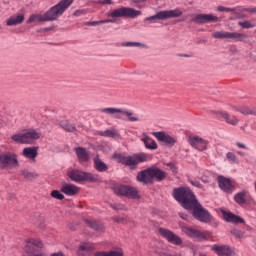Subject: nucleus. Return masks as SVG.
Returning <instances> with one entry per match:
<instances>
[{"instance_id": "1", "label": "nucleus", "mask_w": 256, "mask_h": 256, "mask_svg": "<svg viewBox=\"0 0 256 256\" xmlns=\"http://www.w3.org/2000/svg\"><path fill=\"white\" fill-rule=\"evenodd\" d=\"M173 197L182 204L184 209L193 210V217L202 223H211L213 216L207 211L195 198V194L191 192L189 187H181L174 189Z\"/></svg>"}, {"instance_id": "2", "label": "nucleus", "mask_w": 256, "mask_h": 256, "mask_svg": "<svg viewBox=\"0 0 256 256\" xmlns=\"http://www.w3.org/2000/svg\"><path fill=\"white\" fill-rule=\"evenodd\" d=\"M75 3V0H60L58 4L51 7L44 15L32 14L27 23H44L47 21H55Z\"/></svg>"}, {"instance_id": "3", "label": "nucleus", "mask_w": 256, "mask_h": 256, "mask_svg": "<svg viewBox=\"0 0 256 256\" xmlns=\"http://www.w3.org/2000/svg\"><path fill=\"white\" fill-rule=\"evenodd\" d=\"M99 113L106 115V117H112V119H125L127 118L130 123H137L140 121L139 115H137L133 110H128L125 108H100L98 109Z\"/></svg>"}, {"instance_id": "4", "label": "nucleus", "mask_w": 256, "mask_h": 256, "mask_svg": "<svg viewBox=\"0 0 256 256\" xmlns=\"http://www.w3.org/2000/svg\"><path fill=\"white\" fill-rule=\"evenodd\" d=\"M139 15H141V11L129 7H120L110 12H107L106 14V16L109 17V19H114L115 23L119 18L135 19V17H139Z\"/></svg>"}, {"instance_id": "5", "label": "nucleus", "mask_w": 256, "mask_h": 256, "mask_svg": "<svg viewBox=\"0 0 256 256\" xmlns=\"http://www.w3.org/2000/svg\"><path fill=\"white\" fill-rule=\"evenodd\" d=\"M41 137V134L35 130H27L18 132L12 135L11 139L15 141V143H20L22 145H31V143H35L37 139Z\"/></svg>"}, {"instance_id": "6", "label": "nucleus", "mask_w": 256, "mask_h": 256, "mask_svg": "<svg viewBox=\"0 0 256 256\" xmlns=\"http://www.w3.org/2000/svg\"><path fill=\"white\" fill-rule=\"evenodd\" d=\"M68 177L75 183H83V181H90L95 183L99 179V176L91 174L89 172H83L81 170L72 169L68 171Z\"/></svg>"}, {"instance_id": "7", "label": "nucleus", "mask_w": 256, "mask_h": 256, "mask_svg": "<svg viewBox=\"0 0 256 256\" xmlns=\"http://www.w3.org/2000/svg\"><path fill=\"white\" fill-rule=\"evenodd\" d=\"M181 15H183V12L179 9L163 10V11H159L154 16L145 18V21H151L152 23H155V21H157V19L160 21H163L165 19H173L176 17H181Z\"/></svg>"}, {"instance_id": "8", "label": "nucleus", "mask_w": 256, "mask_h": 256, "mask_svg": "<svg viewBox=\"0 0 256 256\" xmlns=\"http://www.w3.org/2000/svg\"><path fill=\"white\" fill-rule=\"evenodd\" d=\"M182 233H185L188 237H192V239H198V241H203L209 237V232L207 231H199L195 228L189 227L185 224L179 225Z\"/></svg>"}, {"instance_id": "9", "label": "nucleus", "mask_w": 256, "mask_h": 256, "mask_svg": "<svg viewBox=\"0 0 256 256\" xmlns=\"http://www.w3.org/2000/svg\"><path fill=\"white\" fill-rule=\"evenodd\" d=\"M19 160L17 159V154L13 152H6L0 154V167L5 169V167H18Z\"/></svg>"}, {"instance_id": "10", "label": "nucleus", "mask_w": 256, "mask_h": 256, "mask_svg": "<svg viewBox=\"0 0 256 256\" xmlns=\"http://www.w3.org/2000/svg\"><path fill=\"white\" fill-rule=\"evenodd\" d=\"M158 233L172 245H183V239L167 228H159Z\"/></svg>"}, {"instance_id": "11", "label": "nucleus", "mask_w": 256, "mask_h": 256, "mask_svg": "<svg viewBox=\"0 0 256 256\" xmlns=\"http://www.w3.org/2000/svg\"><path fill=\"white\" fill-rule=\"evenodd\" d=\"M119 161L128 167H135V165H139V163H144V161H147V156L145 154H136L127 157L120 156Z\"/></svg>"}, {"instance_id": "12", "label": "nucleus", "mask_w": 256, "mask_h": 256, "mask_svg": "<svg viewBox=\"0 0 256 256\" xmlns=\"http://www.w3.org/2000/svg\"><path fill=\"white\" fill-rule=\"evenodd\" d=\"M115 193H117V195L129 197L130 199H141V196H139V191L131 186H118L115 189Z\"/></svg>"}, {"instance_id": "13", "label": "nucleus", "mask_w": 256, "mask_h": 256, "mask_svg": "<svg viewBox=\"0 0 256 256\" xmlns=\"http://www.w3.org/2000/svg\"><path fill=\"white\" fill-rule=\"evenodd\" d=\"M220 211L222 213V218L224 221H226V223H232L233 225H244L245 219L241 218V216L225 209H221Z\"/></svg>"}, {"instance_id": "14", "label": "nucleus", "mask_w": 256, "mask_h": 256, "mask_svg": "<svg viewBox=\"0 0 256 256\" xmlns=\"http://www.w3.org/2000/svg\"><path fill=\"white\" fill-rule=\"evenodd\" d=\"M192 21L194 23L205 24V23H217L219 17L213 14H197Z\"/></svg>"}, {"instance_id": "15", "label": "nucleus", "mask_w": 256, "mask_h": 256, "mask_svg": "<svg viewBox=\"0 0 256 256\" xmlns=\"http://www.w3.org/2000/svg\"><path fill=\"white\" fill-rule=\"evenodd\" d=\"M188 142L198 151H205L207 149V141L199 136H189Z\"/></svg>"}, {"instance_id": "16", "label": "nucleus", "mask_w": 256, "mask_h": 256, "mask_svg": "<svg viewBox=\"0 0 256 256\" xmlns=\"http://www.w3.org/2000/svg\"><path fill=\"white\" fill-rule=\"evenodd\" d=\"M154 137L160 142L165 143L168 147H173L177 143V140L165 132H154L152 133Z\"/></svg>"}, {"instance_id": "17", "label": "nucleus", "mask_w": 256, "mask_h": 256, "mask_svg": "<svg viewBox=\"0 0 256 256\" xmlns=\"http://www.w3.org/2000/svg\"><path fill=\"white\" fill-rule=\"evenodd\" d=\"M217 181L222 191H225V193H233L235 187H233V184L231 183V179L223 176H218Z\"/></svg>"}, {"instance_id": "18", "label": "nucleus", "mask_w": 256, "mask_h": 256, "mask_svg": "<svg viewBox=\"0 0 256 256\" xmlns=\"http://www.w3.org/2000/svg\"><path fill=\"white\" fill-rule=\"evenodd\" d=\"M212 251L217 253L218 256H235V251H233V249L227 245H214L212 246Z\"/></svg>"}, {"instance_id": "19", "label": "nucleus", "mask_w": 256, "mask_h": 256, "mask_svg": "<svg viewBox=\"0 0 256 256\" xmlns=\"http://www.w3.org/2000/svg\"><path fill=\"white\" fill-rule=\"evenodd\" d=\"M39 149L35 146L26 147L22 150V155L25 159H29V161L35 162L37 159V155H39Z\"/></svg>"}, {"instance_id": "20", "label": "nucleus", "mask_w": 256, "mask_h": 256, "mask_svg": "<svg viewBox=\"0 0 256 256\" xmlns=\"http://www.w3.org/2000/svg\"><path fill=\"white\" fill-rule=\"evenodd\" d=\"M249 199H251V196L249 195V191L242 190L235 194L234 201L238 205H247L249 203Z\"/></svg>"}, {"instance_id": "21", "label": "nucleus", "mask_w": 256, "mask_h": 256, "mask_svg": "<svg viewBox=\"0 0 256 256\" xmlns=\"http://www.w3.org/2000/svg\"><path fill=\"white\" fill-rule=\"evenodd\" d=\"M81 189L74 184H63L61 187V192L68 197H73L77 195Z\"/></svg>"}, {"instance_id": "22", "label": "nucleus", "mask_w": 256, "mask_h": 256, "mask_svg": "<svg viewBox=\"0 0 256 256\" xmlns=\"http://www.w3.org/2000/svg\"><path fill=\"white\" fill-rule=\"evenodd\" d=\"M137 181H139V183H145V184L153 183L151 168H148V169L138 173Z\"/></svg>"}, {"instance_id": "23", "label": "nucleus", "mask_w": 256, "mask_h": 256, "mask_svg": "<svg viewBox=\"0 0 256 256\" xmlns=\"http://www.w3.org/2000/svg\"><path fill=\"white\" fill-rule=\"evenodd\" d=\"M216 117H218V119H224L229 125H237V123H239L237 117L230 116L227 112H216Z\"/></svg>"}, {"instance_id": "24", "label": "nucleus", "mask_w": 256, "mask_h": 256, "mask_svg": "<svg viewBox=\"0 0 256 256\" xmlns=\"http://www.w3.org/2000/svg\"><path fill=\"white\" fill-rule=\"evenodd\" d=\"M216 117H218V119H224L229 125H237V123H239L237 117L230 116L227 112H216Z\"/></svg>"}, {"instance_id": "25", "label": "nucleus", "mask_w": 256, "mask_h": 256, "mask_svg": "<svg viewBox=\"0 0 256 256\" xmlns=\"http://www.w3.org/2000/svg\"><path fill=\"white\" fill-rule=\"evenodd\" d=\"M23 21H25V15L17 14V15L11 16L6 21V25H7V27H15L17 25H21V23H23Z\"/></svg>"}, {"instance_id": "26", "label": "nucleus", "mask_w": 256, "mask_h": 256, "mask_svg": "<svg viewBox=\"0 0 256 256\" xmlns=\"http://www.w3.org/2000/svg\"><path fill=\"white\" fill-rule=\"evenodd\" d=\"M230 39L232 41H237L240 43H247V41H249V35H247L246 33H241V32H231Z\"/></svg>"}, {"instance_id": "27", "label": "nucleus", "mask_w": 256, "mask_h": 256, "mask_svg": "<svg viewBox=\"0 0 256 256\" xmlns=\"http://www.w3.org/2000/svg\"><path fill=\"white\" fill-rule=\"evenodd\" d=\"M152 174V181L156 179V181H163L167 177V173L157 167L150 168Z\"/></svg>"}, {"instance_id": "28", "label": "nucleus", "mask_w": 256, "mask_h": 256, "mask_svg": "<svg viewBox=\"0 0 256 256\" xmlns=\"http://www.w3.org/2000/svg\"><path fill=\"white\" fill-rule=\"evenodd\" d=\"M141 141L144 143L146 149H150L152 151L157 149V142H155L153 138L147 136V134L142 135Z\"/></svg>"}, {"instance_id": "29", "label": "nucleus", "mask_w": 256, "mask_h": 256, "mask_svg": "<svg viewBox=\"0 0 256 256\" xmlns=\"http://www.w3.org/2000/svg\"><path fill=\"white\" fill-rule=\"evenodd\" d=\"M93 249V245L89 242H83L78 248L77 255L78 256H87L89 255V251Z\"/></svg>"}, {"instance_id": "30", "label": "nucleus", "mask_w": 256, "mask_h": 256, "mask_svg": "<svg viewBox=\"0 0 256 256\" xmlns=\"http://www.w3.org/2000/svg\"><path fill=\"white\" fill-rule=\"evenodd\" d=\"M94 256H125V253L121 248H117L108 252H97Z\"/></svg>"}, {"instance_id": "31", "label": "nucleus", "mask_w": 256, "mask_h": 256, "mask_svg": "<svg viewBox=\"0 0 256 256\" xmlns=\"http://www.w3.org/2000/svg\"><path fill=\"white\" fill-rule=\"evenodd\" d=\"M79 161H87L89 159V152L83 148L78 147L74 149Z\"/></svg>"}, {"instance_id": "32", "label": "nucleus", "mask_w": 256, "mask_h": 256, "mask_svg": "<svg viewBox=\"0 0 256 256\" xmlns=\"http://www.w3.org/2000/svg\"><path fill=\"white\" fill-rule=\"evenodd\" d=\"M53 122L57 127H61L62 129H75V126L70 125L69 121L65 118L54 119Z\"/></svg>"}, {"instance_id": "33", "label": "nucleus", "mask_w": 256, "mask_h": 256, "mask_svg": "<svg viewBox=\"0 0 256 256\" xmlns=\"http://www.w3.org/2000/svg\"><path fill=\"white\" fill-rule=\"evenodd\" d=\"M94 167L97 171H100V173H103V171H107L108 169L107 164L101 161V159L98 156L94 158Z\"/></svg>"}, {"instance_id": "34", "label": "nucleus", "mask_w": 256, "mask_h": 256, "mask_svg": "<svg viewBox=\"0 0 256 256\" xmlns=\"http://www.w3.org/2000/svg\"><path fill=\"white\" fill-rule=\"evenodd\" d=\"M30 245H33L34 247H38V249H43V247H45V245L43 244V242H41V240H39V239H30L28 241V244L24 248V251L26 253H29Z\"/></svg>"}, {"instance_id": "35", "label": "nucleus", "mask_w": 256, "mask_h": 256, "mask_svg": "<svg viewBox=\"0 0 256 256\" xmlns=\"http://www.w3.org/2000/svg\"><path fill=\"white\" fill-rule=\"evenodd\" d=\"M214 39H231V32L227 31H216L212 33Z\"/></svg>"}, {"instance_id": "36", "label": "nucleus", "mask_w": 256, "mask_h": 256, "mask_svg": "<svg viewBox=\"0 0 256 256\" xmlns=\"http://www.w3.org/2000/svg\"><path fill=\"white\" fill-rule=\"evenodd\" d=\"M86 223L89 227L95 229V231H105V226L97 221L86 220Z\"/></svg>"}, {"instance_id": "37", "label": "nucleus", "mask_w": 256, "mask_h": 256, "mask_svg": "<svg viewBox=\"0 0 256 256\" xmlns=\"http://www.w3.org/2000/svg\"><path fill=\"white\" fill-rule=\"evenodd\" d=\"M100 135H102V137H112L113 139H117V137H119V133H117V130L113 129L104 130L100 132Z\"/></svg>"}, {"instance_id": "38", "label": "nucleus", "mask_w": 256, "mask_h": 256, "mask_svg": "<svg viewBox=\"0 0 256 256\" xmlns=\"http://www.w3.org/2000/svg\"><path fill=\"white\" fill-rule=\"evenodd\" d=\"M105 23H115V19H106V20H100V21L86 22V25L95 27L97 25H104Z\"/></svg>"}, {"instance_id": "39", "label": "nucleus", "mask_w": 256, "mask_h": 256, "mask_svg": "<svg viewBox=\"0 0 256 256\" xmlns=\"http://www.w3.org/2000/svg\"><path fill=\"white\" fill-rule=\"evenodd\" d=\"M22 176L24 177V179H27L28 181H33V179H37V177H39L37 173L29 172L27 170L22 171Z\"/></svg>"}, {"instance_id": "40", "label": "nucleus", "mask_w": 256, "mask_h": 256, "mask_svg": "<svg viewBox=\"0 0 256 256\" xmlns=\"http://www.w3.org/2000/svg\"><path fill=\"white\" fill-rule=\"evenodd\" d=\"M236 111H239V113H242V115H256L255 110H252L249 107L238 108Z\"/></svg>"}, {"instance_id": "41", "label": "nucleus", "mask_w": 256, "mask_h": 256, "mask_svg": "<svg viewBox=\"0 0 256 256\" xmlns=\"http://www.w3.org/2000/svg\"><path fill=\"white\" fill-rule=\"evenodd\" d=\"M239 27H242V29H253V27H256V24L251 21H244V22H238Z\"/></svg>"}, {"instance_id": "42", "label": "nucleus", "mask_w": 256, "mask_h": 256, "mask_svg": "<svg viewBox=\"0 0 256 256\" xmlns=\"http://www.w3.org/2000/svg\"><path fill=\"white\" fill-rule=\"evenodd\" d=\"M122 47H142L145 48V44L141 42H123L121 44Z\"/></svg>"}, {"instance_id": "43", "label": "nucleus", "mask_w": 256, "mask_h": 256, "mask_svg": "<svg viewBox=\"0 0 256 256\" xmlns=\"http://www.w3.org/2000/svg\"><path fill=\"white\" fill-rule=\"evenodd\" d=\"M226 159H228V161L230 163H236V164H239V159L237 158V155H235V153L233 152H228L226 154Z\"/></svg>"}, {"instance_id": "44", "label": "nucleus", "mask_w": 256, "mask_h": 256, "mask_svg": "<svg viewBox=\"0 0 256 256\" xmlns=\"http://www.w3.org/2000/svg\"><path fill=\"white\" fill-rule=\"evenodd\" d=\"M51 197H53L54 199H59L60 201L65 199V196L59 192V190H53L51 192Z\"/></svg>"}, {"instance_id": "45", "label": "nucleus", "mask_w": 256, "mask_h": 256, "mask_svg": "<svg viewBox=\"0 0 256 256\" xmlns=\"http://www.w3.org/2000/svg\"><path fill=\"white\" fill-rule=\"evenodd\" d=\"M231 234L234 235V237H238V239H241V237L244 235L243 232L237 229H232Z\"/></svg>"}, {"instance_id": "46", "label": "nucleus", "mask_w": 256, "mask_h": 256, "mask_svg": "<svg viewBox=\"0 0 256 256\" xmlns=\"http://www.w3.org/2000/svg\"><path fill=\"white\" fill-rule=\"evenodd\" d=\"M113 221H115V223H125V219L119 216H114Z\"/></svg>"}, {"instance_id": "47", "label": "nucleus", "mask_w": 256, "mask_h": 256, "mask_svg": "<svg viewBox=\"0 0 256 256\" xmlns=\"http://www.w3.org/2000/svg\"><path fill=\"white\" fill-rule=\"evenodd\" d=\"M217 11H220V12L226 11L227 13H229V12L233 11V9L227 8V7H223V6H219Z\"/></svg>"}, {"instance_id": "48", "label": "nucleus", "mask_w": 256, "mask_h": 256, "mask_svg": "<svg viewBox=\"0 0 256 256\" xmlns=\"http://www.w3.org/2000/svg\"><path fill=\"white\" fill-rule=\"evenodd\" d=\"M100 5H113V0H100Z\"/></svg>"}, {"instance_id": "49", "label": "nucleus", "mask_w": 256, "mask_h": 256, "mask_svg": "<svg viewBox=\"0 0 256 256\" xmlns=\"http://www.w3.org/2000/svg\"><path fill=\"white\" fill-rule=\"evenodd\" d=\"M237 147H239L240 149H247V146L241 142L236 143Z\"/></svg>"}, {"instance_id": "50", "label": "nucleus", "mask_w": 256, "mask_h": 256, "mask_svg": "<svg viewBox=\"0 0 256 256\" xmlns=\"http://www.w3.org/2000/svg\"><path fill=\"white\" fill-rule=\"evenodd\" d=\"M191 185H194V187H201V183L199 182H195V181H191Z\"/></svg>"}, {"instance_id": "51", "label": "nucleus", "mask_w": 256, "mask_h": 256, "mask_svg": "<svg viewBox=\"0 0 256 256\" xmlns=\"http://www.w3.org/2000/svg\"><path fill=\"white\" fill-rule=\"evenodd\" d=\"M6 123L0 118V129H3L5 127Z\"/></svg>"}, {"instance_id": "52", "label": "nucleus", "mask_w": 256, "mask_h": 256, "mask_svg": "<svg viewBox=\"0 0 256 256\" xmlns=\"http://www.w3.org/2000/svg\"><path fill=\"white\" fill-rule=\"evenodd\" d=\"M249 13H256V8H248L246 9Z\"/></svg>"}, {"instance_id": "53", "label": "nucleus", "mask_w": 256, "mask_h": 256, "mask_svg": "<svg viewBox=\"0 0 256 256\" xmlns=\"http://www.w3.org/2000/svg\"><path fill=\"white\" fill-rule=\"evenodd\" d=\"M179 217H181V219L187 220V214L180 213Z\"/></svg>"}, {"instance_id": "54", "label": "nucleus", "mask_w": 256, "mask_h": 256, "mask_svg": "<svg viewBox=\"0 0 256 256\" xmlns=\"http://www.w3.org/2000/svg\"><path fill=\"white\" fill-rule=\"evenodd\" d=\"M237 154H238V155H241L242 157L245 156V153H243V152H241V151H238Z\"/></svg>"}, {"instance_id": "55", "label": "nucleus", "mask_w": 256, "mask_h": 256, "mask_svg": "<svg viewBox=\"0 0 256 256\" xmlns=\"http://www.w3.org/2000/svg\"><path fill=\"white\" fill-rule=\"evenodd\" d=\"M179 57H189L187 54H179Z\"/></svg>"}, {"instance_id": "56", "label": "nucleus", "mask_w": 256, "mask_h": 256, "mask_svg": "<svg viewBox=\"0 0 256 256\" xmlns=\"http://www.w3.org/2000/svg\"><path fill=\"white\" fill-rule=\"evenodd\" d=\"M199 256H207V255H205V254H200Z\"/></svg>"}, {"instance_id": "57", "label": "nucleus", "mask_w": 256, "mask_h": 256, "mask_svg": "<svg viewBox=\"0 0 256 256\" xmlns=\"http://www.w3.org/2000/svg\"><path fill=\"white\" fill-rule=\"evenodd\" d=\"M142 2H145V1H147V0H141Z\"/></svg>"}]
</instances>
